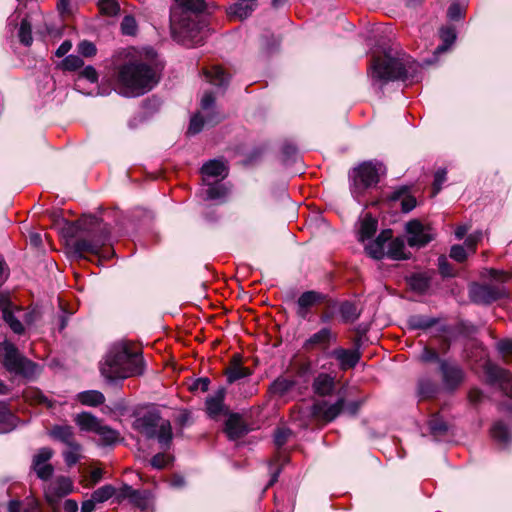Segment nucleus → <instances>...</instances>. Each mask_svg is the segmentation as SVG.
I'll return each mask as SVG.
<instances>
[{
	"label": "nucleus",
	"mask_w": 512,
	"mask_h": 512,
	"mask_svg": "<svg viewBox=\"0 0 512 512\" xmlns=\"http://www.w3.org/2000/svg\"><path fill=\"white\" fill-rule=\"evenodd\" d=\"M98 8L102 14L107 16L116 15L120 9L115 0H99Z\"/></svg>",
	"instance_id": "46"
},
{
	"label": "nucleus",
	"mask_w": 512,
	"mask_h": 512,
	"mask_svg": "<svg viewBox=\"0 0 512 512\" xmlns=\"http://www.w3.org/2000/svg\"><path fill=\"white\" fill-rule=\"evenodd\" d=\"M100 370L108 380H123L142 375L145 362L141 349L127 341L115 343L107 352Z\"/></svg>",
	"instance_id": "2"
},
{
	"label": "nucleus",
	"mask_w": 512,
	"mask_h": 512,
	"mask_svg": "<svg viewBox=\"0 0 512 512\" xmlns=\"http://www.w3.org/2000/svg\"><path fill=\"white\" fill-rule=\"evenodd\" d=\"M419 359L423 363L437 362L440 365V361L443 359L439 358V354L436 350L425 346L419 356Z\"/></svg>",
	"instance_id": "49"
},
{
	"label": "nucleus",
	"mask_w": 512,
	"mask_h": 512,
	"mask_svg": "<svg viewBox=\"0 0 512 512\" xmlns=\"http://www.w3.org/2000/svg\"><path fill=\"white\" fill-rule=\"evenodd\" d=\"M0 310L2 311L3 320L9 325L11 330L16 334H22L24 332V326L14 315L12 303L4 297H0Z\"/></svg>",
	"instance_id": "19"
},
{
	"label": "nucleus",
	"mask_w": 512,
	"mask_h": 512,
	"mask_svg": "<svg viewBox=\"0 0 512 512\" xmlns=\"http://www.w3.org/2000/svg\"><path fill=\"white\" fill-rule=\"evenodd\" d=\"M492 438L502 446H507L511 440V434L507 426L501 421L496 422L491 428Z\"/></svg>",
	"instance_id": "35"
},
{
	"label": "nucleus",
	"mask_w": 512,
	"mask_h": 512,
	"mask_svg": "<svg viewBox=\"0 0 512 512\" xmlns=\"http://www.w3.org/2000/svg\"><path fill=\"white\" fill-rule=\"evenodd\" d=\"M170 460L171 459L168 455H166L164 453H158L155 456H153L150 463H151L152 467H154L156 469H162V468H165L169 464Z\"/></svg>",
	"instance_id": "60"
},
{
	"label": "nucleus",
	"mask_w": 512,
	"mask_h": 512,
	"mask_svg": "<svg viewBox=\"0 0 512 512\" xmlns=\"http://www.w3.org/2000/svg\"><path fill=\"white\" fill-rule=\"evenodd\" d=\"M130 502L141 511H144L148 507V496L145 492L136 490L135 495H132L130 498Z\"/></svg>",
	"instance_id": "52"
},
{
	"label": "nucleus",
	"mask_w": 512,
	"mask_h": 512,
	"mask_svg": "<svg viewBox=\"0 0 512 512\" xmlns=\"http://www.w3.org/2000/svg\"><path fill=\"white\" fill-rule=\"evenodd\" d=\"M73 483L68 477H58L45 487V498L50 505H55L58 501L71 493Z\"/></svg>",
	"instance_id": "12"
},
{
	"label": "nucleus",
	"mask_w": 512,
	"mask_h": 512,
	"mask_svg": "<svg viewBox=\"0 0 512 512\" xmlns=\"http://www.w3.org/2000/svg\"><path fill=\"white\" fill-rule=\"evenodd\" d=\"M133 427L149 439L157 438L162 446H168L172 440L170 421L162 419L156 410L147 411L136 418Z\"/></svg>",
	"instance_id": "5"
},
{
	"label": "nucleus",
	"mask_w": 512,
	"mask_h": 512,
	"mask_svg": "<svg viewBox=\"0 0 512 512\" xmlns=\"http://www.w3.org/2000/svg\"><path fill=\"white\" fill-rule=\"evenodd\" d=\"M446 174L447 172L445 169H439L436 171L432 187V196L437 195L442 189V185L446 181Z\"/></svg>",
	"instance_id": "56"
},
{
	"label": "nucleus",
	"mask_w": 512,
	"mask_h": 512,
	"mask_svg": "<svg viewBox=\"0 0 512 512\" xmlns=\"http://www.w3.org/2000/svg\"><path fill=\"white\" fill-rule=\"evenodd\" d=\"M497 349L505 361H512V340L504 339L497 343Z\"/></svg>",
	"instance_id": "50"
},
{
	"label": "nucleus",
	"mask_w": 512,
	"mask_h": 512,
	"mask_svg": "<svg viewBox=\"0 0 512 512\" xmlns=\"http://www.w3.org/2000/svg\"><path fill=\"white\" fill-rule=\"evenodd\" d=\"M215 98L211 92H206L201 99V110L205 113V117L202 113L195 114L189 124L188 133L197 134L199 133L204 125H215L221 121V116L217 113L210 114V110L213 108Z\"/></svg>",
	"instance_id": "9"
},
{
	"label": "nucleus",
	"mask_w": 512,
	"mask_h": 512,
	"mask_svg": "<svg viewBox=\"0 0 512 512\" xmlns=\"http://www.w3.org/2000/svg\"><path fill=\"white\" fill-rule=\"evenodd\" d=\"M336 340V335L330 328L324 327L311 335L304 343L306 350H312L316 347L326 349L331 341Z\"/></svg>",
	"instance_id": "18"
},
{
	"label": "nucleus",
	"mask_w": 512,
	"mask_h": 512,
	"mask_svg": "<svg viewBox=\"0 0 512 512\" xmlns=\"http://www.w3.org/2000/svg\"><path fill=\"white\" fill-rule=\"evenodd\" d=\"M77 400L86 406L96 407L104 403V395L96 390L83 391L77 394Z\"/></svg>",
	"instance_id": "34"
},
{
	"label": "nucleus",
	"mask_w": 512,
	"mask_h": 512,
	"mask_svg": "<svg viewBox=\"0 0 512 512\" xmlns=\"http://www.w3.org/2000/svg\"><path fill=\"white\" fill-rule=\"evenodd\" d=\"M53 455V451L48 447L41 448L34 456L33 464L47 463Z\"/></svg>",
	"instance_id": "59"
},
{
	"label": "nucleus",
	"mask_w": 512,
	"mask_h": 512,
	"mask_svg": "<svg viewBox=\"0 0 512 512\" xmlns=\"http://www.w3.org/2000/svg\"><path fill=\"white\" fill-rule=\"evenodd\" d=\"M17 425V417L10 411L7 404L0 402V433H8Z\"/></svg>",
	"instance_id": "28"
},
{
	"label": "nucleus",
	"mask_w": 512,
	"mask_h": 512,
	"mask_svg": "<svg viewBox=\"0 0 512 512\" xmlns=\"http://www.w3.org/2000/svg\"><path fill=\"white\" fill-rule=\"evenodd\" d=\"M251 370L247 367H244L241 364V358L239 355H234L225 369V375L227 378V382L232 384L240 379L246 378L251 375Z\"/></svg>",
	"instance_id": "20"
},
{
	"label": "nucleus",
	"mask_w": 512,
	"mask_h": 512,
	"mask_svg": "<svg viewBox=\"0 0 512 512\" xmlns=\"http://www.w3.org/2000/svg\"><path fill=\"white\" fill-rule=\"evenodd\" d=\"M439 371L442 377V384L446 390H456L465 379L464 370L456 363L448 360L440 361Z\"/></svg>",
	"instance_id": "11"
},
{
	"label": "nucleus",
	"mask_w": 512,
	"mask_h": 512,
	"mask_svg": "<svg viewBox=\"0 0 512 512\" xmlns=\"http://www.w3.org/2000/svg\"><path fill=\"white\" fill-rule=\"evenodd\" d=\"M330 356L339 362L340 369L345 371L354 368L360 360V352L356 349L336 348Z\"/></svg>",
	"instance_id": "16"
},
{
	"label": "nucleus",
	"mask_w": 512,
	"mask_h": 512,
	"mask_svg": "<svg viewBox=\"0 0 512 512\" xmlns=\"http://www.w3.org/2000/svg\"><path fill=\"white\" fill-rule=\"evenodd\" d=\"M334 388V377L327 373H320L313 381L314 392L320 396L330 395Z\"/></svg>",
	"instance_id": "27"
},
{
	"label": "nucleus",
	"mask_w": 512,
	"mask_h": 512,
	"mask_svg": "<svg viewBox=\"0 0 512 512\" xmlns=\"http://www.w3.org/2000/svg\"><path fill=\"white\" fill-rule=\"evenodd\" d=\"M18 37H19V41L23 45L30 46L32 44L33 37H32L31 23L26 18H24L20 23V27L18 30Z\"/></svg>",
	"instance_id": "43"
},
{
	"label": "nucleus",
	"mask_w": 512,
	"mask_h": 512,
	"mask_svg": "<svg viewBox=\"0 0 512 512\" xmlns=\"http://www.w3.org/2000/svg\"><path fill=\"white\" fill-rule=\"evenodd\" d=\"M78 52L84 57H92L96 54V46L89 41H82L78 45Z\"/></svg>",
	"instance_id": "58"
},
{
	"label": "nucleus",
	"mask_w": 512,
	"mask_h": 512,
	"mask_svg": "<svg viewBox=\"0 0 512 512\" xmlns=\"http://www.w3.org/2000/svg\"><path fill=\"white\" fill-rule=\"evenodd\" d=\"M257 3H250L245 0H238L229 8V15L235 16L239 19L249 17L255 10Z\"/></svg>",
	"instance_id": "33"
},
{
	"label": "nucleus",
	"mask_w": 512,
	"mask_h": 512,
	"mask_svg": "<svg viewBox=\"0 0 512 512\" xmlns=\"http://www.w3.org/2000/svg\"><path fill=\"white\" fill-rule=\"evenodd\" d=\"M115 494L116 488L111 484H107L96 489L91 496L97 503H103L112 498Z\"/></svg>",
	"instance_id": "41"
},
{
	"label": "nucleus",
	"mask_w": 512,
	"mask_h": 512,
	"mask_svg": "<svg viewBox=\"0 0 512 512\" xmlns=\"http://www.w3.org/2000/svg\"><path fill=\"white\" fill-rule=\"evenodd\" d=\"M489 275L493 280L499 281V284H472L469 289V296L474 303L490 304L507 295L503 283L508 281L509 275L495 269L489 270Z\"/></svg>",
	"instance_id": "8"
},
{
	"label": "nucleus",
	"mask_w": 512,
	"mask_h": 512,
	"mask_svg": "<svg viewBox=\"0 0 512 512\" xmlns=\"http://www.w3.org/2000/svg\"><path fill=\"white\" fill-rule=\"evenodd\" d=\"M416 204L417 202L415 197L410 195V193L408 192L401 201L402 211L408 213L416 207Z\"/></svg>",
	"instance_id": "64"
},
{
	"label": "nucleus",
	"mask_w": 512,
	"mask_h": 512,
	"mask_svg": "<svg viewBox=\"0 0 512 512\" xmlns=\"http://www.w3.org/2000/svg\"><path fill=\"white\" fill-rule=\"evenodd\" d=\"M0 355L3 366L10 373L31 379L40 372L39 366L22 356L12 343L4 342L0 344Z\"/></svg>",
	"instance_id": "7"
},
{
	"label": "nucleus",
	"mask_w": 512,
	"mask_h": 512,
	"mask_svg": "<svg viewBox=\"0 0 512 512\" xmlns=\"http://www.w3.org/2000/svg\"><path fill=\"white\" fill-rule=\"evenodd\" d=\"M450 257L457 262H464L467 258L465 248L461 245H453L450 250Z\"/></svg>",
	"instance_id": "62"
},
{
	"label": "nucleus",
	"mask_w": 512,
	"mask_h": 512,
	"mask_svg": "<svg viewBox=\"0 0 512 512\" xmlns=\"http://www.w3.org/2000/svg\"><path fill=\"white\" fill-rule=\"evenodd\" d=\"M33 469L42 480H48L53 474V467L49 463L33 464Z\"/></svg>",
	"instance_id": "54"
},
{
	"label": "nucleus",
	"mask_w": 512,
	"mask_h": 512,
	"mask_svg": "<svg viewBox=\"0 0 512 512\" xmlns=\"http://www.w3.org/2000/svg\"><path fill=\"white\" fill-rule=\"evenodd\" d=\"M202 174L206 177H226L227 167L221 160H210L202 166Z\"/></svg>",
	"instance_id": "31"
},
{
	"label": "nucleus",
	"mask_w": 512,
	"mask_h": 512,
	"mask_svg": "<svg viewBox=\"0 0 512 512\" xmlns=\"http://www.w3.org/2000/svg\"><path fill=\"white\" fill-rule=\"evenodd\" d=\"M436 323V320L422 315L411 316L408 320L409 327L412 329H428Z\"/></svg>",
	"instance_id": "42"
},
{
	"label": "nucleus",
	"mask_w": 512,
	"mask_h": 512,
	"mask_svg": "<svg viewBox=\"0 0 512 512\" xmlns=\"http://www.w3.org/2000/svg\"><path fill=\"white\" fill-rule=\"evenodd\" d=\"M428 424H429L431 433L434 435H441L447 431L446 423L438 415L432 416L431 419L429 420Z\"/></svg>",
	"instance_id": "47"
},
{
	"label": "nucleus",
	"mask_w": 512,
	"mask_h": 512,
	"mask_svg": "<svg viewBox=\"0 0 512 512\" xmlns=\"http://www.w3.org/2000/svg\"><path fill=\"white\" fill-rule=\"evenodd\" d=\"M387 256L394 260L407 259L404 241L398 238L392 240L388 247Z\"/></svg>",
	"instance_id": "39"
},
{
	"label": "nucleus",
	"mask_w": 512,
	"mask_h": 512,
	"mask_svg": "<svg viewBox=\"0 0 512 512\" xmlns=\"http://www.w3.org/2000/svg\"><path fill=\"white\" fill-rule=\"evenodd\" d=\"M291 436V430L287 428H278L274 434V443L278 448L286 444Z\"/></svg>",
	"instance_id": "57"
},
{
	"label": "nucleus",
	"mask_w": 512,
	"mask_h": 512,
	"mask_svg": "<svg viewBox=\"0 0 512 512\" xmlns=\"http://www.w3.org/2000/svg\"><path fill=\"white\" fill-rule=\"evenodd\" d=\"M227 189L224 185H209L206 190L207 198L210 200H216L224 198L227 195Z\"/></svg>",
	"instance_id": "51"
},
{
	"label": "nucleus",
	"mask_w": 512,
	"mask_h": 512,
	"mask_svg": "<svg viewBox=\"0 0 512 512\" xmlns=\"http://www.w3.org/2000/svg\"><path fill=\"white\" fill-rule=\"evenodd\" d=\"M135 489H133L131 486L124 484L120 489H116V499L120 502L124 499H129L132 497V495H135Z\"/></svg>",
	"instance_id": "63"
},
{
	"label": "nucleus",
	"mask_w": 512,
	"mask_h": 512,
	"mask_svg": "<svg viewBox=\"0 0 512 512\" xmlns=\"http://www.w3.org/2000/svg\"><path fill=\"white\" fill-rule=\"evenodd\" d=\"M440 38L443 44L438 46L435 50L436 54L444 53L453 44L456 39L455 29L453 27H443L440 30Z\"/></svg>",
	"instance_id": "37"
},
{
	"label": "nucleus",
	"mask_w": 512,
	"mask_h": 512,
	"mask_svg": "<svg viewBox=\"0 0 512 512\" xmlns=\"http://www.w3.org/2000/svg\"><path fill=\"white\" fill-rule=\"evenodd\" d=\"M23 398L31 405H42L46 408H52L54 405V401L36 387L26 388L23 391Z\"/></svg>",
	"instance_id": "24"
},
{
	"label": "nucleus",
	"mask_w": 512,
	"mask_h": 512,
	"mask_svg": "<svg viewBox=\"0 0 512 512\" xmlns=\"http://www.w3.org/2000/svg\"><path fill=\"white\" fill-rule=\"evenodd\" d=\"M121 30L125 35H135L137 31V24L134 17L130 15L125 16L121 23Z\"/></svg>",
	"instance_id": "53"
},
{
	"label": "nucleus",
	"mask_w": 512,
	"mask_h": 512,
	"mask_svg": "<svg viewBox=\"0 0 512 512\" xmlns=\"http://www.w3.org/2000/svg\"><path fill=\"white\" fill-rule=\"evenodd\" d=\"M419 64L403 51L389 49L382 56H374L369 68L373 82L386 83L394 80L414 79Z\"/></svg>",
	"instance_id": "3"
},
{
	"label": "nucleus",
	"mask_w": 512,
	"mask_h": 512,
	"mask_svg": "<svg viewBox=\"0 0 512 512\" xmlns=\"http://www.w3.org/2000/svg\"><path fill=\"white\" fill-rule=\"evenodd\" d=\"M95 434L99 436L98 443L102 446L114 445L119 440V433L111 427L103 424V422L100 424Z\"/></svg>",
	"instance_id": "32"
},
{
	"label": "nucleus",
	"mask_w": 512,
	"mask_h": 512,
	"mask_svg": "<svg viewBox=\"0 0 512 512\" xmlns=\"http://www.w3.org/2000/svg\"><path fill=\"white\" fill-rule=\"evenodd\" d=\"M49 435L66 447L77 442L73 428L69 425H55L51 428Z\"/></svg>",
	"instance_id": "26"
},
{
	"label": "nucleus",
	"mask_w": 512,
	"mask_h": 512,
	"mask_svg": "<svg viewBox=\"0 0 512 512\" xmlns=\"http://www.w3.org/2000/svg\"><path fill=\"white\" fill-rule=\"evenodd\" d=\"M84 65L83 60L76 55H68L62 61V67L64 70L74 71L81 68Z\"/></svg>",
	"instance_id": "48"
},
{
	"label": "nucleus",
	"mask_w": 512,
	"mask_h": 512,
	"mask_svg": "<svg viewBox=\"0 0 512 512\" xmlns=\"http://www.w3.org/2000/svg\"><path fill=\"white\" fill-rule=\"evenodd\" d=\"M225 431L229 439L236 440L247 434L248 429L239 415L232 414L226 421Z\"/></svg>",
	"instance_id": "22"
},
{
	"label": "nucleus",
	"mask_w": 512,
	"mask_h": 512,
	"mask_svg": "<svg viewBox=\"0 0 512 512\" xmlns=\"http://www.w3.org/2000/svg\"><path fill=\"white\" fill-rule=\"evenodd\" d=\"M325 296L316 291H306L301 294L297 301V315L305 319L308 315L309 309L316 304L323 302Z\"/></svg>",
	"instance_id": "17"
},
{
	"label": "nucleus",
	"mask_w": 512,
	"mask_h": 512,
	"mask_svg": "<svg viewBox=\"0 0 512 512\" xmlns=\"http://www.w3.org/2000/svg\"><path fill=\"white\" fill-rule=\"evenodd\" d=\"M391 237V231H383L374 241L365 246V250L369 256L374 259H382L385 255L384 244Z\"/></svg>",
	"instance_id": "25"
},
{
	"label": "nucleus",
	"mask_w": 512,
	"mask_h": 512,
	"mask_svg": "<svg viewBox=\"0 0 512 512\" xmlns=\"http://www.w3.org/2000/svg\"><path fill=\"white\" fill-rule=\"evenodd\" d=\"M184 8L181 15L178 16L176 11H172L170 15V26L173 35L185 45H199L203 36L201 28L195 20L191 19L189 11L201 12L205 9V0H175Z\"/></svg>",
	"instance_id": "4"
},
{
	"label": "nucleus",
	"mask_w": 512,
	"mask_h": 512,
	"mask_svg": "<svg viewBox=\"0 0 512 512\" xmlns=\"http://www.w3.org/2000/svg\"><path fill=\"white\" fill-rule=\"evenodd\" d=\"M383 173V165L372 161L363 162L354 168L350 173V190L353 197L361 202V197L379 183L380 175Z\"/></svg>",
	"instance_id": "6"
},
{
	"label": "nucleus",
	"mask_w": 512,
	"mask_h": 512,
	"mask_svg": "<svg viewBox=\"0 0 512 512\" xmlns=\"http://www.w3.org/2000/svg\"><path fill=\"white\" fill-rule=\"evenodd\" d=\"M204 76L211 84L222 87L228 83L229 76L220 66H211L204 69Z\"/></svg>",
	"instance_id": "29"
},
{
	"label": "nucleus",
	"mask_w": 512,
	"mask_h": 512,
	"mask_svg": "<svg viewBox=\"0 0 512 512\" xmlns=\"http://www.w3.org/2000/svg\"><path fill=\"white\" fill-rule=\"evenodd\" d=\"M81 445L76 442L66 447L63 452L64 461L68 466L75 465L81 457Z\"/></svg>",
	"instance_id": "40"
},
{
	"label": "nucleus",
	"mask_w": 512,
	"mask_h": 512,
	"mask_svg": "<svg viewBox=\"0 0 512 512\" xmlns=\"http://www.w3.org/2000/svg\"><path fill=\"white\" fill-rule=\"evenodd\" d=\"M485 373L491 383H498L500 388L512 399V375L507 370L490 362L485 363Z\"/></svg>",
	"instance_id": "13"
},
{
	"label": "nucleus",
	"mask_w": 512,
	"mask_h": 512,
	"mask_svg": "<svg viewBox=\"0 0 512 512\" xmlns=\"http://www.w3.org/2000/svg\"><path fill=\"white\" fill-rule=\"evenodd\" d=\"M438 269L443 277H452L455 274L453 266L444 255L438 258Z\"/></svg>",
	"instance_id": "55"
},
{
	"label": "nucleus",
	"mask_w": 512,
	"mask_h": 512,
	"mask_svg": "<svg viewBox=\"0 0 512 512\" xmlns=\"http://www.w3.org/2000/svg\"><path fill=\"white\" fill-rule=\"evenodd\" d=\"M482 237H483L482 232L476 231V232L470 234L466 238L464 245L473 253V252H475L476 246H477L478 242L482 239Z\"/></svg>",
	"instance_id": "61"
},
{
	"label": "nucleus",
	"mask_w": 512,
	"mask_h": 512,
	"mask_svg": "<svg viewBox=\"0 0 512 512\" xmlns=\"http://www.w3.org/2000/svg\"><path fill=\"white\" fill-rule=\"evenodd\" d=\"M378 222L371 214H366L360 221L359 240L364 242L376 233Z\"/></svg>",
	"instance_id": "30"
},
{
	"label": "nucleus",
	"mask_w": 512,
	"mask_h": 512,
	"mask_svg": "<svg viewBox=\"0 0 512 512\" xmlns=\"http://www.w3.org/2000/svg\"><path fill=\"white\" fill-rule=\"evenodd\" d=\"M343 408V398L338 399L333 404H329L327 401H320L313 405V414L326 422H331L340 414Z\"/></svg>",
	"instance_id": "14"
},
{
	"label": "nucleus",
	"mask_w": 512,
	"mask_h": 512,
	"mask_svg": "<svg viewBox=\"0 0 512 512\" xmlns=\"http://www.w3.org/2000/svg\"><path fill=\"white\" fill-rule=\"evenodd\" d=\"M437 385L429 380L422 379L418 384L419 395L422 398H430L437 392Z\"/></svg>",
	"instance_id": "45"
},
{
	"label": "nucleus",
	"mask_w": 512,
	"mask_h": 512,
	"mask_svg": "<svg viewBox=\"0 0 512 512\" xmlns=\"http://www.w3.org/2000/svg\"><path fill=\"white\" fill-rule=\"evenodd\" d=\"M225 394V389L220 388L206 399V411L211 418H216L224 412Z\"/></svg>",
	"instance_id": "21"
},
{
	"label": "nucleus",
	"mask_w": 512,
	"mask_h": 512,
	"mask_svg": "<svg viewBox=\"0 0 512 512\" xmlns=\"http://www.w3.org/2000/svg\"><path fill=\"white\" fill-rule=\"evenodd\" d=\"M430 280L426 273H416L409 278V285L415 291L424 292L429 288Z\"/></svg>",
	"instance_id": "38"
},
{
	"label": "nucleus",
	"mask_w": 512,
	"mask_h": 512,
	"mask_svg": "<svg viewBox=\"0 0 512 512\" xmlns=\"http://www.w3.org/2000/svg\"><path fill=\"white\" fill-rule=\"evenodd\" d=\"M339 312L344 322H353L359 316L357 307L348 301L341 304Z\"/></svg>",
	"instance_id": "44"
},
{
	"label": "nucleus",
	"mask_w": 512,
	"mask_h": 512,
	"mask_svg": "<svg viewBox=\"0 0 512 512\" xmlns=\"http://www.w3.org/2000/svg\"><path fill=\"white\" fill-rule=\"evenodd\" d=\"M295 385L294 380L286 377H278L270 385V392L274 395L283 396L288 393Z\"/></svg>",
	"instance_id": "36"
},
{
	"label": "nucleus",
	"mask_w": 512,
	"mask_h": 512,
	"mask_svg": "<svg viewBox=\"0 0 512 512\" xmlns=\"http://www.w3.org/2000/svg\"><path fill=\"white\" fill-rule=\"evenodd\" d=\"M107 241V236H100L97 238H81L75 242L74 248L75 252L80 256L85 254L90 255H101L103 246Z\"/></svg>",
	"instance_id": "15"
},
{
	"label": "nucleus",
	"mask_w": 512,
	"mask_h": 512,
	"mask_svg": "<svg viewBox=\"0 0 512 512\" xmlns=\"http://www.w3.org/2000/svg\"><path fill=\"white\" fill-rule=\"evenodd\" d=\"M407 243L410 247H423L433 240L434 234L429 225L414 219L406 224Z\"/></svg>",
	"instance_id": "10"
},
{
	"label": "nucleus",
	"mask_w": 512,
	"mask_h": 512,
	"mask_svg": "<svg viewBox=\"0 0 512 512\" xmlns=\"http://www.w3.org/2000/svg\"><path fill=\"white\" fill-rule=\"evenodd\" d=\"M157 66L141 55L131 56L115 71V90L125 97H137L152 90L159 82Z\"/></svg>",
	"instance_id": "1"
},
{
	"label": "nucleus",
	"mask_w": 512,
	"mask_h": 512,
	"mask_svg": "<svg viewBox=\"0 0 512 512\" xmlns=\"http://www.w3.org/2000/svg\"><path fill=\"white\" fill-rule=\"evenodd\" d=\"M73 421L78 426L80 431L93 433L96 432L102 423V420L90 412H81L76 414L73 418Z\"/></svg>",
	"instance_id": "23"
}]
</instances>
